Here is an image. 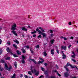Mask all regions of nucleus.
I'll return each mask as SVG.
<instances>
[{"label":"nucleus","mask_w":78,"mask_h":78,"mask_svg":"<svg viewBox=\"0 0 78 78\" xmlns=\"http://www.w3.org/2000/svg\"><path fill=\"white\" fill-rule=\"evenodd\" d=\"M16 27H17V25L16 23H14L13 25L12 26L11 30H12V31L11 32L15 36H17V34L16 33V31H14V30H16Z\"/></svg>","instance_id":"obj_1"},{"label":"nucleus","mask_w":78,"mask_h":78,"mask_svg":"<svg viewBox=\"0 0 78 78\" xmlns=\"http://www.w3.org/2000/svg\"><path fill=\"white\" fill-rule=\"evenodd\" d=\"M22 60L21 61V62L22 63V64H24V63H25V59L26 57L25 56L23 55H22Z\"/></svg>","instance_id":"obj_2"},{"label":"nucleus","mask_w":78,"mask_h":78,"mask_svg":"<svg viewBox=\"0 0 78 78\" xmlns=\"http://www.w3.org/2000/svg\"><path fill=\"white\" fill-rule=\"evenodd\" d=\"M69 76V73L68 72H65L64 73V76L65 78H68Z\"/></svg>","instance_id":"obj_3"},{"label":"nucleus","mask_w":78,"mask_h":78,"mask_svg":"<svg viewBox=\"0 0 78 78\" xmlns=\"http://www.w3.org/2000/svg\"><path fill=\"white\" fill-rule=\"evenodd\" d=\"M34 73H35V75H36V76H38V75H39V71H37V72L35 69H34Z\"/></svg>","instance_id":"obj_4"},{"label":"nucleus","mask_w":78,"mask_h":78,"mask_svg":"<svg viewBox=\"0 0 78 78\" xmlns=\"http://www.w3.org/2000/svg\"><path fill=\"white\" fill-rule=\"evenodd\" d=\"M36 31H37H37H38V34H42V33H43L41 32V30H39V28H37L36 29Z\"/></svg>","instance_id":"obj_5"},{"label":"nucleus","mask_w":78,"mask_h":78,"mask_svg":"<svg viewBox=\"0 0 78 78\" xmlns=\"http://www.w3.org/2000/svg\"><path fill=\"white\" fill-rule=\"evenodd\" d=\"M21 28L23 31H27V29H26L25 27H22Z\"/></svg>","instance_id":"obj_6"},{"label":"nucleus","mask_w":78,"mask_h":78,"mask_svg":"<svg viewBox=\"0 0 78 78\" xmlns=\"http://www.w3.org/2000/svg\"><path fill=\"white\" fill-rule=\"evenodd\" d=\"M41 59L42 61H38V62L37 63L38 64H42L43 63V62H44V61L43 59H42V58H41Z\"/></svg>","instance_id":"obj_7"},{"label":"nucleus","mask_w":78,"mask_h":78,"mask_svg":"<svg viewBox=\"0 0 78 78\" xmlns=\"http://www.w3.org/2000/svg\"><path fill=\"white\" fill-rule=\"evenodd\" d=\"M6 50L8 53H9L10 51H11V50L9 49V47H7Z\"/></svg>","instance_id":"obj_8"},{"label":"nucleus","mask_w":78,"mask_h":78,"mask_svg":"<svg viewBox=\"0 0 78 78\" xmlns=\"http://www.w3.org/2000/svg\"><path fill=\"white\" fill-rule=\"evenodd\" d=\"M70 67H71V69H74V68H75V69H76L78 70V68H77V67L76 66H73L72 65H70Z\"/></svg>","instance_id":"obj_9"},{"label":"nucleus","mask_w":78,"mask_h":78,"mask_svg":"<svg viewBox=\"0 0 78 78\" xmlns=\"http://www.w3.org/2000/svg\"><path fill=\"white\" fill-rule=\"evenodd\" d=\"M61 48L62 49H63L64 50H67V48L66 46H61Z\"/></svg>","instance_id":"obj_10"},{"label":"nucleus","mask_w":78,"mask_h":78,"mask_svg":"<svg viewBox=\"0 0 78 78\" xmlns=\"http://www.w3.org/2000/svg\"><path fill=\"white\" fill-rule=\"evenodd\" d=\"M12 69V66H10L8 68V67L6 69V70H8L9 72L11 71V69Z\"/></svg>","instance_id":"obj_11"},{"label":"nucleus","mask_w":78,"mask_h":78,"mask_svg":"<svg viewBox=\"0 0 78 78\" xmlns=\"http://www.w3.org/2000/svg\"><path fill=\"white\" fill-rule=\"evenodd\" d=\"M51 54L53 55H54V53H55V50L54 49H51Z\"/></svg>","instance_id":"obj_12"},{"label":"nucleus","mask_w":78,"mask_h":78,"mask_svg":"<svg viewBox=\"0 0 78 78\" xmlns=\"http://www.w3.org/2000/svg\"><path fill=\"white\" fill-rule=\"evenodd\" d=\"M30 60L33 61L34 64H37V62H36V61L34 60V59H30Z\"/></svg>","instance_id":"obj_13"},{"label":"nucleus","mask_w":78,"mask_h":78,"mask_svg":"<svg viewBox=\"0 0 78 78\" xmlns=\"http://www.w3.org/2000/svg\"><path fill=\"white\" fill-rule=\"evenodd\" d=\"M16 53L17 55H21V52L19 50H17L16 51Z\"/></svg>","instance_id":"obj_14"},{"label":"nucleus","mask_w":78,"mask_h":78,"mask_svg":"<svg viewBox=\"0 0 78 78\" xmlns=\"http://www.w3.org/2000/svg\"><path fill=\"white\" fill-rule=\"evenodd\" d=\"M62 56V59H66V55H64V53H63Z\"/></svg>","instance_id":"obj_15"},{"label":"nucleus","mask_w":78,"mask_h":78,"mask_svg":"<svg viewBox=\"0 0 78 78\" xmlns=\"http://www.w3.org/2000/svg\"><path fill=\"white\" fill-rule=\"evenodd\" d=\"M13 41L14 42L16 43V44H19V41L17 40H14Z\"/></svg>","instance_id":"obj_16"},{"label":"nucleus","mask_w":78,"mask_h":78,"mask_svg":"<svg viewBox=\"0 0 78 78\" xmlns=\"http://www.w3.org/2000/svg\"><path fill=\"white\" fill-rule=\"evenodd\" d=\"M22 51L23 52V53H26V52H27L25 50V49L23 48L22 49Z\"/></svg>","instance_id":"obj_17"},{"label":"nucleus","mask_w":78,"mask_h":78,"mask_svg":"<svg viewBox=\"0 0 78 78\" xmlns=\"http://www.w3.org/2000/svg\"><path fill=\"white\" fill-rule=\"evenodd\" d=\"M54 41H55L54 39H52V40H51L50 42L51 44H53L54 43Z\"/></svg>","instance_id":"obj_18"},{"label":"nucleus","mask_w":78,"mask_h":78,"mask_svg":"<svg viewBox=\"0 0 78 78\" xmlns=\"http://www.w3.org/2000/svg\"><path fill=\"white\" fill-rule=\"evenodd\" d=\"M41 34L43 35V37H46L47 36L45 33H42Z\"/></svg>","instance_id":"obj_19"},{"label":"nucleus","mask_w":78,"mask_h":78,"mask_svg":"<svg viewBox=\"0 0 78 78\" xmlns=\"http://www.w3.org/2000/svg\"><path fill=\"white\" fill-rule=\"evenodd\" d=\"M13 46L15 48H17V45H16L15 44H13Z\"/></svg>","instance_id":"obj_20"},{"label":"nucleus","mask_w":78,"mask_h":78,"mask_svg":"<svg viewBox=\"0 0 78 78\" xmlns=\"http://www.w3.org/2000/svg\"><path fill=\"white\" fill-rule=\"evenodd\" d=\"M4 66H5V68L6 69V68H8V64H7V63H5L4 64Z\"/></svg>","instance_id":"obj_21"},{"label":"nucleus","mask_w":78,"mask_h":78,"mask_svg":"<svg viewBox=\"0 0 78 78\" xmlns=\"http://www.w3.org/2000/svg\"><path fill=\"white\" fill-rule=\"evenodd\" d=\"M30 50L31 53H32V54L34 53V51H33V50H32V48H30Z\"/></svg>","instance_id":"obj_22"},{"label":"nucleus","mask_w":78,"mask_h":78,"mask_svg":"<svg viewBox=\"0 0 78 78\" xmlns=\"http://www.w3.org/2000/svg\"><path fill=\"white\" fill-rule=\"evenodd\" d=\"M16 74H13L12 76V77L11 78H16Z\"/></svg>","instance_id":"obj_23"},{"label":"nucleus","mask_w":78,"mask_h":78,"mask_svg":"<svg viewBox=\"0 0 78 78\" xmlns=\"http://www.w3.org/2000/svg\"><path fill=\"white\" fill-rule=\"evenodd\" d=\"M70 65H72L71 64H69V62H68L66 64V67H69V66H70Z\"/></svg>","instance_id":"obj_24"},{"label":"nucleus","mask_w":78,"mask_h":78,"mask_svg":"<svg viewBox=\"0 0 78 78\" xmlns=\"http://www.w3.org/2000/svg\"><path fill=\"white\" fill-rule=\"evenodd\" d=\"M44 74H45V75H46V76L48 75V72H47V71H46L44 72Z\"/></svg>","instance_id":"obj_25"},{"label":"nucleus","mask_w":78,"mask_h":78,"mask_svg":"<svg viewBox=\"0 0 78 78\" xmlns=\"http://www.w3.org/2000/svg\"><path fill=\"white\" fill-rule=\"evenodd\" d=\"M2 52H3V50L1 48H0V55L2 54Z\"/></svg>","instance_id":"obj_26"},{"label":"nucleus","mask_w":78,"mask_h":78,"mask_svg":"<svg viewBox=\"0 0 78 78\" xmlns=\"http://www.w3.org/2000/svg\"><path fill=\"white\" fill-rule=\"evenodd\" d=\"M5 59H6V60H10V59H11V58H10V57H7V58H5Z\"/></svg>","instance_id":"obj_27"},{"label":"nucleus","mask_w":78,"mask_h":78,"mask_svg":"<svg viewBox=\"0 0 78 78\" xmlns=\"http://www.w3.org/2000/svg\"><path fill=\"white\" fill-rule=\"evenodd\" d=\"M44 55L45 56H46L47 55V52H46V51H44Z\"/></svg>","instance_id":"obj_28"},{"label":"nucleus","mask_w":78,"mask_h":78,"mask_svg":"<svg viewBox=\"0 0 78 78\" xmlns=\"http://www.w3.org/2000/svg\"><path fill=\"white\" fill-rule=\"evenodd\" d=\"M36 32H37V31L34 30V32H31V34H35V33H36Z\"/></svg>","instance_id":"obj_29"},{"label":"nucleus","mask_w":78,"mask_h":78,"mask_svg":"<svg viewBox=\"0 0 78 78\" xmlns=\"http://www.w3.org/2000/svg\"><path fill=\"white\" fill-rule=\"evenodd\" d=\"M65 68L67 72H69V69L68 68L66 67H65Z\"/></svg>","instance_id":"obj_30"},{"label":"nucleus","mask_w":78,"mask_h":78,"mask_svg":"<svg viewBox=\"0 0 78 78\" xmlns=\"http://www.w3.org/2000/svg\"><path fill=\"white\" fill-rule=\"evenodd\" d=\"M13 56L14 57H15V58H17V57H18V55H17L16 54H13Z\"/></svg>","instance_id":"obj_31"},{"label":"nucleus","mask_w":78,"mask_h":78,"mask_svg":"<svg viewBox=\"0 0 78 78\" xmlns=\"http://www.w3.org/2000/svg\"><path fill=\"white\" fill-rule=\"evenodd\" d=\"M28 74H29V75H32V74L31 73V71H28Z\"/></svg>","instance_id":"obj_32"},{"label":"nucleus","mask_w":78,"mask_h":78,"mask_svg":"<svg viewBox=\"0 0 78 78\" xmlns=\"http://www.w3.org/2000/svg\"><path fill=\"white\" fill-rule=\"evenodd\" d=\"M41 69L42 71H44V70H45V68L43 67H41Z\"/></svg>","instance_id":"obj_33"},{"label":"nucleus","mask_w":78,"mask_h":78,"mask_svg":"<svg viewBox=\"0 0 78 78\" xmlns=\"http://www.w3.org/2000/svg\"><path fill=\"white\" fill-rule=\"evenodd\" d=\"M38 38H41L42 37V36H41V35L40 34L39 36L37 37Z\"/></svg>","instance_id":"obj_34"},{"label":"nucleus","mask_w":78,"mask_h":78,"mask_svg":"<svg viewBox=\"0 0 78 78\" xmlns=\"http://www.w3.org/2000/svg\"><path fill=\"white\" fill-rule=\"evenodd\" d=\"M14 66H15V67L17 68V63L15 62L14 63Z\"/></svg>","instance_id":"obj_35"},{"label":"nucleus","mask_w":78,"mask_h":78,"mask_svg":"<svg viewBox=\"0 0 78 78\" xmlns=\"http://www.w3.org/2000/svg\"><path fill=\"white\" fill-rule=\"evenodd\" d=\"M44 66L46 67H47V66H48V64L47 63H44Z\"/></svg>","instance_id":"obj_36"},{"label":"nucleus","mask_w":78,"mask_h":78,"mask_svg":"<svg viewBox=\"0 0 78 78\" xmlns=\"http://www.w3.org/2000/svg\"><path fill=\"white\" fill-rule=\"evenodd\" d=\"M24 77L25 78H28V76L27 75H25L24 76Z\"/></svg>","instance_id":"obj_37"},{"label":"nucleus","mask_w":78,"mask_h":78,"mask_svg":"<svg viewBox=\"0 0 78 78\" xmlns=\"http://www.w3.org/2000/svg\"><path fill=\"white\" fill-rule=\"evenodd\" d=\"M71 56L72 57V58H75V55H72Z\"/></svg>","instance_id":"obj_38"},{"label":"nucleus","mask_w":78,"mask_h":78,"mask_svg":"<svg viewBox=\"0 0 78 78\" xmlns=\"http://www.w3.org/2000/svg\"><path fill=\"white\" fill-rule=\"evenodd\" d=\"M1 62L2 63H5V61L4 60H2L1 61Z\"/></svg>","instance_id":"obj_39"},{"label":"nucleus","mask_w":78,"mask_h":78,"mask_svg":"<svg viewBox=\"0 0 78 78\" xmlns=\"http://www.w3.org/2000/svg\"><path fill=\"white\" fill-rule=\"evenodd\" d=\"M57 75L59 76H61V75L59 73H58Z\"/></svg>","instance_id":"obj_40"},{"label":"nucleus","mask_w":78,"mask_h":78,"mask_svg":"<svg viewBox=\"0 0 78 78\" xmlns=\"http://www.w3.org/2000/svg\"><path fill=\"white\" fill-rule=\"evenodd\" d=\"M56 51L58 54H59V50H58V49H57Z\"/></svg>","instance_id":"obj_41"},{"label":"nucleus","mask_w":78,"mask_h":78,"mask_svg":"<svg viewBox=\"0 0 78 78\" xmlns=\"http://www.w3.org/2000/svg\"><path fill=\"white\" fill-rule=\"evenodd\" d=\"M3 68H2V69L1 67H0V70L1 72H2V71H3Z\"/></svg>","instance_id":"obj_42"},{"label":"nucleus","mask_w":78,"mask_h":78,"mask_svg":"<svg viewBox=\"0 0 78 78\" xmlns=\"http://www.w3.org/2000/svg\"><path fill=\"white\" fill-rule=\"evenodd\" d=\"M36 35L35 34H34L33 35V37H36Z\"/></svg>","instance_id":"obj_43"},{"label":"nucleus","mask_w":78,"mask_h":78,"mask_svg":"<svg viewBox=\"0 0 78 78\" xmlns=\"http://www.w3.org/2000/svg\"><path fill=\"white\" fill-rule=\"evenodd\" d=\"M2 39H0V45H1L2 44Z\"/></svg>","instance_id":"obj_44"},{"label":"nucleus","mask_w":78,"mask_h":78,"mask_svg":"<svg viewBox=\"0 0 78 78\" xmlns=\"http://www.w3.org/2000/svg\"><path fill=\"white\" fill-rule=\"evenodd\" d=\"M23 74H21L20 75V77L21 78H22V77H23Z\"/></svg>","instance_id":"obj_45"},{"label":"nucleus","mask_w":78,"mask_h":78,"mask_svg":"<svg viewBox=\"0 0 78 78\" xmlns=\"http://www.w3.org/2000/svg\"><path fill=\"white\" fill-rule=\"evenodd\" d=\"M72 61H73V62H76V60H75L74 59H72Z\"/></svg>","instance_id":"obj_46"},{"label":"nucleus","mask_w":78,"mask_h":78,"mask_svg":"<svg viewBox=\"0 0 78 78\" xmlns=\"http://www.w3.org/2000/svg\"><path fill=\"white\" fill-rule=\"evenodd\" d=\"M68 24L69 25H72V22H69Z\"/></svg>","instance_id":"obj_47"},{"label":"nucleus","mask_w":78,"mask_h":78,"mask_svg":"<svg viewBox=\"0 0 78 78\" xmlns=\"http://www.w3.org/2000/svg\"><path fill=\"white\" fill-rule=\"evenodd\" d=\"M72 47V45L70 44L69 45V46H68V48H70V47Z\"/></svg>","instance_id":"obj_48"},{"label":"nucleus","mask_w":78,"mask_h":78,"mask_svg":"<svg viewBox=\"0 0 78 78\" xmlns=\"http://www.w3.org/2000/svg\"><path fill=\"white\" fill-rule=\"evenodd\" d=\"M26 47L27 48H30V47H29V46H26Z\"/></svg>","instance_id":"obj_49"},{"label":"nucleus","mask_w":78,"mask_h":78,"mask_svg":"<svg viewBox=\"0 0 78 78\" xmlns=\"http://www.w3.org/2000/svg\"><path fill=\"white\" fill-rule=\"evenodd\" d=\"M41 31L42 32H45V30H43L42 29H41Z\"/></svg>","instance_id":"obj_50"},{"label":"nucleus","mask_w":78,"mask_h":78,"mask_svg":"<svg viewBox=\"0 0 78 78\" xmlns=\"http://www.w3.org/2000/svg\"><path fill=\"white\" fill-rule=\"evenodd\" d=\"M50 33H53V30H50Z\"/></svg>","instance_id":"obj_51"},{"label":"nucleus","mask_w":78,"mask_h":78,"mask_svg":"<svg viewBox=\"0 0 78 78\" xmlns=\"http://www.w3.org/2000/svg\"><path fill=\"white\" fill-rule=\"evenodd\" d=\"M64 40H65V41H67V38L64 37Z\"/></svg>","instance_id":"obj_52"},{"label":"nucleus","mask_w":78,"mask_h":78,"mask_svg":"<svg viewBox=\"0 0 78 78\" xmlns=\"http://www.w3.org/2000/svg\"><path fill=\"white\" fill-rule=\"evenodd\" d=\"M36 48H39V45H37V46H36Z\"/></svg>","instance_id":"obj_53"},{"label":"nucleus","mask_w":78,"mask_h":78,"mask_svg":"<svg viewBox=\"0 0 78 78\" xmlns=\"http://www.w3.org/2000/svg\"><path fill=\"white\" fill-rule=\"evenodd\" d=\"M33 66H31L30 67V70H33Z\"/></svg>","instance_id":"obj_54"},{"label":"nucleus","mask_w":78,"mask_h":78,"mask_svg":"<svg viewBox=\"0 0 78 78\" xmlns=\"http://www.w3.org/2000/svg\"><path fill=\"white\" fill-rule=\"evenodd\" d=\"M73 55H76V54H75V52L73 51Z\"/></svg>","instance_id":"obj_55"},{"label":"nucleus","mask_w":78,"mask_h":78,"mask_svg":"<svg viewBox=\"0 0 78 78\" xmlns=\"http://www.w3.org/2000/svg\"><path fill=\"white\" fill-rule=\"evenodd\" d=\"M9 53H10V54H11V55H14V54H13V53H12V52L11 51H10Z\"/></svg>","instance_id":"obj_56"},{"label":"nucleus","mask_w":78,"mask_h":78,"mask_svg":"<svg viewBox=\"0 0 78 78\" xmlns=\"http://www.w3.org/2000/svg\"><path fill=\"white\" fill-rule=\"evenodd\" d=\"M42 77H43V76L41 75L39 77V78H41Z\"/></svg>","instance_id":"obj_57"},{"label":"nucleus","mask_w":78,"mask_h":78,"mask_svg":"<svg viewBox=\"0 0 78 78\" xmlns=\"http://www.w3.org/2000/svg\"><path fill=\"white\" fill-rule=\"evenodd\" d=\"M70 39H73V37H71Z\"/></svg>","instance_id":"obj_58"},{"label":"nucleus","mask_w":78,"mask_h":78,"mask_svg":"<svg viewBox=\"0 0 78 78\" xmlns=\"http://www.w3.org/2000/svg\"><path fill=\"white\" fill-rule=\"evenodd\" d=\"M56 73H58V71H57L56 70H55L54 71Z\"/></svg>","instance_id":"obj_59"},{"label":"nucleus","mask_w":78,"mask_h":78,"mask_svg":"<svg viewBox=\"0 0 78 78\" xmlns=\"http://www.w3.org/2000/svg\"><path fill=\"white\" fill-rule=\"evenodd\" d=\"M51 78H55V77L54 76H51Z\"/></svg>","instance_id":"obj_60"},{"label":"nucleus","mask_w":78,"mask_h":78,"mask_svg":"<svg viewBox=\"0 0 78 78\" xmlns=\"http://www.w3.org/2000/svg\"><path fill=\"white\" fill-rule=\"evenodd\" d=\"M38 28H39V29H41V30L42 29V27H38Z\"/></svg>","instance_id":"obj_61"},{"label":"nucleus","mask_w":78,"mask_h":78,"mask_svg":"<svg viewBox=\"0 0 78 78\" xmlns=\"http://www.w3.org/2000/svg\"><path fill=\"white\" fill-rule=\"evenodd\" d=\"M7 44H8V45H11V43H10L9 42L7 43Z\"/></svg>","instance_id":"obj_62"},{"label":"nucleus","mask_w":78,"mask_h":78,"mask_svg":"<svg viewBox=\"0 0 78 78\" xmlns=\"http://www.w3.org/2000/svg\"><path fill=\"white\" fill-rule=\"evenodd\" d=\"M31 71V72L32 73H33V70H30Z\"/></svg>","instance_id":"obj_63"},{"label":"nucleus","mask_w":78,"mask_h":78,"mask_svg":"<svg viewBox=\"0 0 78 78\" xmlns=\"http://www.w3.org/2000/svg\"><path fill=\"white\" fill-rule=\"evenodd\" d=\"M72 78H76V77L75 76L73 77Z\"/></svg>","instance_id":"obj_64"}]
</instances>
